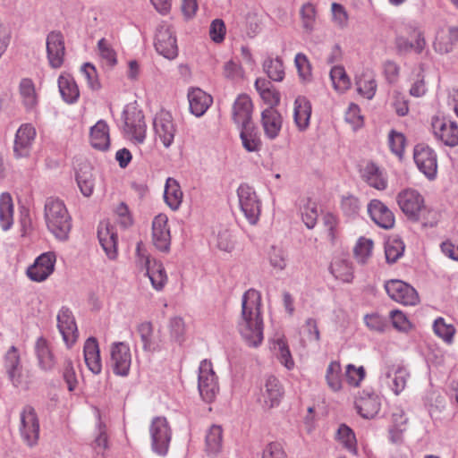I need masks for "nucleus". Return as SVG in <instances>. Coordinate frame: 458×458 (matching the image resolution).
<instances>
[{"label": "nucleus", "instance_id": "f704fd0d", "mask_svg": "<svg viewBox=\"0 0 458 458\" xmlns=\"http://www.w3.org/2000/svg\"><path fill=\"white\" fill-rule=\"evenodd\" d=\"M147 276H148L153 288L157 291L164 289L168 277L162 263L156 260L147 261Z\"/></svg>", "mask_w": 458, "mask_h": 458}, {"label": "nucleus", "instance_id": "e2e57ef3", "mask_svg": "<svg viewBox=\"0 0 458 458\" xmlns=\"http://www.w3.org/2000/svg\"><path fill=\"white\" fill-rule=\"evenodd\" d=\"M117 223L123 228H128L133 224V217L129 207L124 202H120L114 209Z\"/></svg>", "mask_w": 458, "mask_h": 458}, {"label": "nucleus", "instance_id": "6ab92c4d", "mask_svg": "<svg viewBox=\"0 0 458 458\" xmlns=\"http://www.w3.org/2000/svg\"><path fill=\"white\" fill-rule=\"evenodd\" d=\"M152 242L160 251L168 252L171 245V233L168 217L165 214L155 216L152 222Z\"/></svg>", "mask_w": 458, "mask_h": 458}, {"label": "nucleus", "instance_id": "ea45409f", "mask_svg": "<svg viewBox=\"0 0 458 458\" xmlns=\"http://www.w3.org/2000/svg\"><path fill=\"white\" fill-rule=\"evenodd\" d=\"M76 182L80 191L84 197H90L93 194L95 188V176L92 169L86 165L81 167L76 174Z\"/></svg>", "mask_w": 458, "mask_h": 458}, {"label": "nucleus", "instance_id": "6e6552de", "mask_svg": "<svg viewBox=\"0 0 458 458\" xmlns=\"http://www.w3.org/2000/svg\"><path fill=\"white\" fill-rule=\"evenodd\" d=\"M149 434L152 450L159 455H165L172 437V430L166 418L155 417L149 426Z\"/></svg>", "mask_w": 458, "mask_h": 458}, {"label": "nucleus", "instance_id": "c03bdc74", "mask_svg": "<svg viewBox=\"0 0 458 458\" xmlns=\"http://www.w3.org/2000/svg\"><path fill=\"white\" fill-rule=\"evenodd\" d=\"M97 48L101 62L106 66L113 68L117 64V54L109 40L105 38H100Z\"/></svg>", "mask_w": 458, "mask_h": 458}, {"label": "nucleus", "instance_id": "393cba45", "mask_svg": "<svg viewBox=\"0 0 458 458\" xmlns=\"http://www.w3.org/2000/svg\"><path fill=\"white\" fill-rule=\"evenodd\" d=\"M153 125L156 136L160 140L165 148L174 143L176 125L172 116H155Z\"/></svg>", "mask_w": 458, "mask_h": 458}, {"label": "nucleus", "instance_id": "37998d69", "mask_svg": "<svg viewBox=\"0 0 458 458\" xmlns=\"http://www.w3.org/2000/svg\"><path fill=\"white\" fill-rule=\"evenodd\" d=\"M5 367L13 385L21 384L20 356L17 349L12 346L5 356Z\"/></svg>", "mask_w": 458, "mask_h": 458}, {"label": "nucleus", "instance_id": "ddd939ff", "mask_svg": "<svg viewBox=\"0 0 458 458\" xmlns=\"http://www.w3.org/2000/svg\"><path fill=\"white\" fill-rule=\"evenodd\" d=\"M388 296L394 301L403 305H416L419 296L416 290L403 281L392 279L385 284Z\"/></svg>", "mask_w": 458, "mask_h": 458}, {"label": "nucleus", "instance_id": "052dcab7", "mask_svg": "<svg viewBox=\"0 0 458 458\" xmlns=\"http://www.w3.org/2000/svg\"><path fill=\"white\" fill-rule=\"evenodd\" d=\"M332 21L339 29L348 26L349 15L344 6L338 3L331 4Z\"/></svg>", "mask_w": 458, "mask_h": 458}, {"label": "nucleus", "instance_id": "72a5a7b5", "mask_svg": "<svg viewBox=\"0 0 458 458\" xmlns=\"http://www.w3.org/2000/svg\"><path fill=\"white\" fill-rule=\"evenodd\" d=\"M21 103L28 112H33L38 105V95L32 80L23 78L19 84Z\"/></svg>", "mask_w": 458, "mask_h": 458}, {"label": "nucleus", "instance_id": "a18cd8bd", "mask_svg": "<svg viewBox=\"0 0 458 458\" xmlns=\"http://www.w3.org/2000/svg\"><path fill=\"white\" fill-rule=\"evenodd\" d=\"M325 377L332 391L339 392L343 388L342 367L339 361L333 360L328 364Z\"/></svg>", "mask_w": 458, "mask_h": 458}, {"label": "nucleus", "instance_id": "0eeeda50", "mask_svg": "<svg viewBox=\"0 0 458 458\" xmlns=\"http://www.w3.org/2000/svg\"><path fill=\"white\" fill-rule=\"evenodd\" d=\"M413 160L418 170L427 179L433 181L437 175V155L430 146L418 143L413 148Z\"/></svg>", "mask_w": 458, "mask_h": 458}, {"label": "nucleus", "instance_id": "e433bc0d", "mask_svg": "<svg viewBox=\"0 0 458 458\" xmlns=\"http://www.w3.org/2000/svg\"><path fill=\"white\" fill-rule=\"evenodd\" d=\"M330 273L344 283H351L353 279V267L352 263L344 258H335L330 264Z\"/></svg>", "mask_w": 458, "mask_h": 458}, {"label": "nucleus", "instance_id": "a211bd4d", "mask_svg": "<svg viewBox=\"0 0 458 458\" xmlns=\"http://www.w3.org/2000/svg\"><path fill=\"white\" fill-rule=\"evenodd\" d=\"M98 238L107 258L111 260L116 259L118 236L115 227L107 221L101 222L98 227Z\"/></svg>", "mask_w": 458, "mask_h": 458}, {"label": "nucleus", "instance_id": "4468645a", "mask_svg": "<svg viewBox=\"0 0 458 458\" xmlns=\"http://www.w3.org/2000/svg\"><path fill=\"white\" fill-rule=\"evenodd\" d=\"M131 364V353L128 344L116 342L110 347V365L114 374L125 377Z\"/></svg>", "mask_w": 458, "mask_h": 458}, {"label": "nucleus", "instance_id": "a878e982", "mask_svg": "<svg viewBox=\"0 0 458 458\" xmlns=\"http://www.w3.org/2000/svg\"><path fill=\"white\" fill-rule=\"evenodd\" d=\"M357 93L368 100H371L377 92V83L373 71L364 69L355 76Z\"/></svg>", "mask_w": 458, "mask_h": 458}, {"label": "nucleus", "instance_id": "58836bf2", "mask_svg": "<svg viewBox=\"0 0 458 458\" xmlns=\"http://www.w3.org/2000/svg\"><path fill=\"white\" fill-rule=\"evenodd\" d=\"M35 352L38 360L40 368L44 370H51L55 365V360L47 341L44 337L37 339L35 344Z\"/></svg>", "mask_w": 458, "mask_h": 458}, {"label": "nucleus", "instance_id": "a19ab883", "mask_svg": "<svg viewBox=\"0 0 458 458\" xmlns=\"http://www.w3.org/2000/svg\"><path fill=\"white\" fill-rule=\"evenodd\" d=\"M300 210L305 225L309 229L314 228L319 216L318 203L310 198L303 199L300 206Z\"/></svg>", "mask_w": 458, "mask_h": 458}, {"label": "nucleus", "instance_id": "bf43d9fd", "mask_svg": "<svg viewBox=\"0 0 458 458\" xmlns=\"http://www.w3.org/2000/svg\"><path fill=\"white\" fill-rule=\"evenodd\" d=\"M96 416L98 420L97 425L98 434L96 439L94 440L93 448L98 454H102L107 448V436L106 434V426L100 420V414L98 411H96Z\"/></svg>", "mask_w": 458, "mask_h": 458}, {"label": "nucleus", "instance_id": "09e8293b", "mask_svg": "<svg viewBox=\"0 0 458 458\" xmlns=\"http://www.w3.org/2000/svg\"><path fill=\"white\" fill-rule=\"evenodd\" d=\"M263 68L268 78L274 81H282L284 78V68L280 57H268L263 64Z\"/></svg>", "mask_w": 458, "mask_h": 458}, {"label": "nucleus", "instance_id": "c85d7f7f", "mask_svg": "<svg viewBox=\"0 0 458 458\" xmlns=\"http://www.w3.org/2000/svg\"><path fill=\"white\" fill-rule=\"evenodd\" d=\"M137 331L142 342L144 351L154 352L161 349L160 332H155L150 322L145 321L140 323L137 327Z\"/></svg>", "mask_w": 458, "mask_h": 458}, {"label": "nucleus", "instance_id": "b1692460", "mask_svg": "<svg viewBox=\"0 0 458 458\" xmlns=\"http://www.w3.org/2000/svg\"><path fill=\"white\" fill-rule=\"evenodd\" d=\"M123 132L124 137L134 144H142L147 134L144 116H124Z\"/></svg>", "mask_w": 458, "mask_h": 458}, {"label": "nucleus", "instance_id": "dca6fc26", "mask_svg": "<svg viewBox=\"0 0 458 458\" xmlns=\"http://www.w3.org/2000/svg\"><path fill=\"white\" fill-rule=\"evenodd\" d=\"M47 56L49 65L54 69L60 68L64 61V38L61 31L53 30L47 36Z\"/></svg>", "mask_w": 458, "mask_h": 458}, {"label": "nucleus", "instance_id": "5701e85b", "mask_svg": "<svg viewBox=\"0 0 458 458\" xmlns=\"http://www.w3.org/2000/svg\"><path fill=\"white\" fill-rule=\"evenodd\" d=\"M360 176L369 186L377 191H385L388 186L386 172L373 162H369L363 166Z\"/></svg>", "mask_w": 458, "mask_h": 458}, {"label": "nucleus", "instance_id": "774afa93", "mask_svg": "<svg viewBox=\"0 0 458 458\" xmlns=\"http://www.w3.org/2000/svg\"><path fill=\"white\" fill-rule=\"evenodd\" d=\"M169 330L171 338L177 342L182 343L185 331L184 322L182 318L174 317L169 321Z\"/></svg>", "mask_w": 458, "mask_h": 458}, {"label": "nucleus", "instance_id": "603ef678", "mask_svg": "<svg viewBox=\"0 0 458 458\" xmlns=\"http://www.w3.org/2000/svg\"><path fill=\"white\" fill-rule=\"evenodd\" d=\"M338 441L351 453L355 454L357 450V441L355 434L352 428L346 425H341L337 430Z\"/></svg>", "mask_w": 458, "mask_h": 458}, {"label": "nucleus", "instance_id": "864d4df0", "mask_svg": "<svg viewBox=\"0 0 458 458\" xmlns=\"http://www.w3.org/2000/svg\"><path fill=\"white\" fill-rule=\"evenodd\" d=\"M433 329L435 334L446 344H450L453 343L455 328L452 324L445 323L443 318H438L435 320Z\"/></svg>", "mask_w": 458, "mask_h": 458}, {"label": "nucleus", "instance_id": "20e7f679", "mask_svg": "<svg viewBox=\"0 0 458 458\" xmlns=\"http://www.w3.org/2000/svg\"><path fill=\"white\" fill-rule=\"evenodd\" d=\"M394 44L399 55H406L411 51L420 54L426 42L417 24L414 21H408L399 28Z\"/></svg>", "mask_w": 458, "mask_h": 458}, {"label": "nucleus", "instance_id": "f03ea898", "mask_svg": "<svg viewBox=\"0 0 458 458\" xmlns=\"http://www.w3.org/2000/svg\"><path fill=\"white\" fill-rule=\"evenodd\" d=\"M396 202L403 213L411 220H421L425 226L433 227L438 222V215L425 205L424 197L413 188H405L396 195Z\"/></svg>", "mask_w": 458, "mask_h": 458}, {"label": "nucleus", "instance_id": "aec40b11", "mask_svg": "<svg viewBox=\"0 0 458 458\" xmlns=\"http://www.w3.org/2000/svg\"><path fill=\"white\" fill-rule=\"evenodd\" d=\"M370 219L379 227L389 230L394 227L395 218L394 213L381 200L374 199L367 205Z\"/></svg>", "mask_w": 458, "mask_h": 458}, {"label": "nucleus", "instance_id": "13d9d810", "mask_svg": "<svg viewBox=\"0 0 458 458\" xmlns=\"http://www.w3.org/2000/svg\"><path fill=\"white\" fill-rule=\"evenodd\" d=\"M294 64L298 71V75L303 82H308L311 80V64L302 53H298L294 57Z\"/></svg>", "mask_w": 458, "mask_h": 458}, {"label": "nucleus", "instance_id": "79ce46f5", "mask_svg": "<svg viewBox=\"0 0 458 458\" xmlns=\"http://www.w3.org/2000/svg\"><path fill=\"white\" fill-rule=\"evenodd\" d=\"M58 88L63 99L66 103H74L80 96L79 89L75 81L69 76H59Z\"/></svg>", "mask_w": 458, "mask_h": 458}, {"label": "nucleus", "instance_id": "69168bd1", "mask_svg": "<svg viewBox=\"0 0 458 458\" xmlns=\"http://www.w3.org/2000/svg\"><path fill=\"white\" fill-rule=\"evenodd\" d=\"M268 260L270 265L277 271H282L286 267V255L281 248L271 247L268 252Z\"/></svg>", "mask_w": 458, "mask_h": 458}, {"label": "nucleus", "instance_id": "5fc2aeb1", "mask_svg": "<svg viewBox=\"0 0 458 458\" xmlns=\"http://www.w3.org/2000/svg\"><path fill=\"white\" fill-rule=\"evenodd\" d=\"M360 208V201L356 196L349 194L342 197L341 210L344 216L354 218L359 215Z\"/></svg>", "mask_w": 458, "mask_h": 458}, {"label": "nucleus", "instance_id": "bb28decb", "mask_svg": "<svg viewBox=\"0 0 458 458\" xmlns=\"http://www.w3.org/2000/svg\"><path fill=\"white\" fill-rule=\"evenodd\" d=\"M271 348L278 361L292 370L295 367V362L290 351L286 337L283 334H276L271 341Z\"/></svg>", "mask_w": 458, "mask_h": 458}, {"label": "nucleus", "instance_id": "6e6d98bb", "mask_svg": "<svg viewBox=\"0 0 458 458\" xmlns=\"http://www.w3.org/2000/svg\"><path fill=\"white\" fill-rule=\"evenodd\" d=\"M330 78L335 89L343 91L349 88L350 79L343 66H334L330 71Z\"/></svg>", "mask_w": 458, "mask_h": 458}, {"label": "nucleus", "instance_id": "473e14b6", "mask_svg": "<svg viewBox=\"0 0 458 458\" xmlns=\"http://www.w3.org/2000/svg\"><path fill=\"white\" fill-rule=\"evenodd\" d=\"M408 377L407 369L402 366H393L386 372V384L396 395L405 388Z\"/></svg>", "mask_w": 458, "mask_h": 458}, {"label": "nucleus", "instance_id": "4d7b16f0", "mask_svg": "<svg viewBox=\"0 0 458 458\" xmlns=\"http://www.w3.org/2000/svg\"><path fill=\"white\" fill-rule=\"evenodd\" d=\"M261 123L264 129L265 135L274 140L278 136L282 128L281 116H261Z\"/></svg>", "mask_w": 458, "mask_h": 458}, {"label": "nucleus", "instance_id": "4be33fe9", "mask_svg": "<svg viewBox=\"0 0 458 458\" xmlns=\"http://www.w3.org/2000/svg\"><path fill=\"white\" fill-rule=\"evenodd\" d=\"M35 136L36 130L30 124H22L18 129L13 146V153L17 158L29 157Z\"/></svg>", "mask_w": 458, "mask_h": 458}, {"label": "nucleus", "instance_id": "2eb2a0df", "mask_svg": "<svg viewBox=\"0 0 458 458\" xmlns=\"http://www.w3.org/2000/svg\"><path fill=\"white\" fill-rule=\"evenodd\" d=\"M432 131L437 139L445 145H458V125L447 116H434L431 122Z\"/></svg>", "mask_w": 458, "mask_h": 458}, {"label": "nucleus", "instance_id": "680f3d73", "mask_svg": "<svg viewBox=\"0 0 458 458\" xmlns=\"http://www.w3.org/2000/svg\"><path fill=\"white\" fill-rule=\"evenodd\" d=\"M389 318L393 327L399 332H408L411 328V323L407 316L399 310L390 311Z\"/></svg>", "mask_w": 458, "mask_h": 458}, {"label": "nucleus", "instance_id": "338daca9", "mask_svg": "<svg viewBox=\"0 0 458 458\" xmlns=\"http://www.w3.org/2000/svg\"><path fill=\"white\" fill-rule=\"evenodd\" d=\"M345 377L349 385L359 386L365 377V369L362 366L356 367L352 364H348L345 369Z\"/></svg>", "mask_w": 458, "mask_h": 458}, {"label": "nucleus", "instance_id": "49530a36", "mask_svg": "<svg viewBox=\"0 0 458 458\" xmlns=\"http://www.w3.org/2000/svg\"><path fill=\"white\" fill-rule=\"evenodd\" d=\"M223 429L218 425H212L206 435V449L211 454H216L222 449Z\"/></svg>", "mask_w": 458, "mask_h": 458}, {"label": "nucleus", "instance_id": "39448f33", "mask_svg": "<svg viewBox=\"0 0 458 458\" xmlns=\"http://www.w3.org/2000/svg\"><path fill=\"white\" fill-rule=\"evenodd\" d=\"M239 207L250 225H255L261 214V200L253 187L242 183L237 189Z\"/></svg>", "mask_w": 458, "mask_h": 458}, {"label": "nucleus", "instance_id": "423d86ee", "mask_svg": "<svg viewBox=\"0 0 458 458\" xmlns=\"http://www.w3.org/2000/svg\"><path fill=\"white\" fill-rule=\"evenodd\" d=\"M233 121L239 131L242 148L250 153H258L262 148L258 126L251 120V116H233Z\"/></svg>", "mask_w": 458, "mask_h": 458}, {"label": "nucleus", "instance_id": "0e129e2a", "mask_svg": "<svg viewBox=\"0 0 458 458\" xmlns=\"http://www.w3.org/2000/svg\"><path fill=\"white\" fill-rule=\"evenodd\" d=\"M404 143L405 139L403 133L394 130L390 131L388 135L389 148L392 153H394L400 159L403 157V155Z\"/></svg>", "mask_w": 458, "mask_h": 458}, {"label": "nucleus", "instance_id": "9b49d317", "mask_svg": "<svg viewBox=\"0 0 458 458\" xmlns=\"http://www.w3.org/2000/svg\"><path fill=\"white\" fill-rule=\"evenodd\" d=\"M39 421L38 415L31 406H26L21 412L20 433L23 441L33 446L39 437Z\"/></svg>", "mask_w": 458, "mask_h": 458}, {"label": "nucleus", "instance_id": "cd10ccee", "mask_svg": "<svg viewBox=\"0 0 458 458\" xmlns=\"http://www.w3.org/2000/svg\"><path fill=\"white\" fill-rule=\"evenodd\" d=\"M355 404L361 417L373 419L381 409V398L376 394L363 392Z\"/></svg>", "mask_w": 458, "mask_h": 458}, {"label": "nucleus", "instance_id": "c9c22d12", "mask_svg": "<svg viewBox=\"0 0 458 458\" xmlns=\"http://www.w3.org/2000/svg\"><path fill=\"white\" fill-rule=\"evenodd\" d=\"M182 197L183 193L179 182L172 177L167 178L165 185L164 199L168 207L172 210H177L182 204Z\"/></svg>", "mask_w": 458, "mask_h": 458}, {"label": "nucleus", "instance_id": "9d476101", "mask_svg": "<svg viewBox=\"0 0 458 458\" xmlns=\"http://www.w3.org/2000/svg\"><path fill=\"white\" fill-rule=\"evenodd\" d=\"M154 45L157 52L166 59L173 60L178 55L174 31L166 22H162L157 26Z\"/></svg>", "mask_w": 458, "mask_h": 458}, {"label": "nucleus", "instance_id": "f8f14e48", "mask_svg": "<svg viewBox=\"0 0 458 458\" xmlns=\"http://www.w3.org/2000/svg\"><path fill=\"white\" fill-rule=\"evenodd\" d=\"M56 255L54 251L44 252L39 255L27 269L28 277L34 282L46 281L54 272Z\"/></svg>", "mask_w": 458, "mask_h": 458}, {"label": "nucleus", "instance_id": "f3484780", "mask_svg": "<svg viewBox=\"0 0 458 458\" xmlns=\"http://www.w3.org/2000/svg\"><path fill=\"white\" fill-rule=\"evenodd\" d=\"M284 391L280 380L269 376L266 378L264 386L260 388L259 402L267 409L276 407L281 403Z\"/></svg>", "mask_w": 458, "mask_h": 458}, {"label": "nucleus", "instance_id": "8fccbe9b", "mask_svg": "<svg viewBox=\"0 0 458 458\" xmlns=\"http://www.w3.org/2000/svg\"><path fill=\"white\" fill-rule=\"evenodd\" d=\"M373 250V241L365 237H360L354 247L353 252L356 260L360 264H365L371 257Z\"/></svg>", "mask_w": 458, "mask_h": 458}, {"label": "nucleus", "instance_id": "7ed1b4c3", "mask_svg": "<svg viewBox=\"0 0 458 458\" xmlns=\"http://www.w3.org/2000/svg\"><path fill=\"white\" fill-rule=\"evenodd\" d=\"M44 217L47 230L60 242L69 239L72 216L64 202L58 198H47L44 207Z\"/></svg>", "mask_w": 458, "mask_h": 458}, {"label": "nucleus", "instance_id": "2f4dec72", "mask_svg": "<svg viewBox=\"0 0 458 458\" xmlns=\"http://www.w3.org/2000/svg\"><path fill=\"white\" fill-rule=\"evenodd\" d=\"M188 100L191 114H205L213 102L212 97L199 88L189 90Z\"/></svg>", "mask_w": 458, "mask_h": 458}, {"label": "nucleus", "instance_id": "412c9836", "mask_svg": "<svg viewBox=\"0 0 458 458\" xmlns=\"http://www.w3.org/2000/svg\"><path fill=\"white\" fill-rule=\"evenodd\" d=\"M57 327L68 348L72 347L78 338L77 325L72 312L63 307L57 314Z\"/></svg>", "mask_w": 458, "mask_h": 458}, {"label": "nucleus", "instance_id": "7c9ffc66", "mask_svg": "<svg viewBox=\"0 0 458 458\" xmlns=\"http://www.w3.org/2000/svg\"><path fill=\"white\" fill-rule=\"evenodd\" d=\"M89 142L91 147L98 150L105 151L109 148V127L105 121L99 120L90 128Z\"/></svg>", "mask_w": 458, "mask_h": 458}, {"label": "nucleus", "instance_id": "3c124183", "mask_svg": "<svg viewBox=\"0 0 458 458\" xmlns=\"http://www.w3.org/2000/svg\"><path fill=\"white\" fill-rule=\"evenodd\" d=\"M302 27L306 32H312L315 28L317 10L313 4L306 3L300 10Z\"/></svg>", "mask_w": 458, "mask_h": 458}, {"label": "nucleus", "instance_id": "c756f323", "mask_svg": "<svg viewBox=\"0 0 458 458\" xmlns=\"http://www.w3.org/2000/svg\"><path fill=\"white\" fill-rule=\"evenodd\" d=\"M84 360L88 369L93 374H99L102 370L99 346L95 337H89L83 346Z\"/></svg>", "mask_w": 458, "mask_h": 458}, {"label": "nucleus", "instance_id": "4c0bfd02", "mask_svg": "<svg viewBox=\"0 0 458 458\" xmlns=\"http://www.w3.org/2000/svg\"><path fill=\"white\" fill-rule=\"evenodd\" d=\"M14 205L10 193L0 195V225L4 231L9 230L13 225Z\"/></svg>", "mask_w": 458, "mask_h": 458}, {"label": "nucleus", "instance_id": "f257e3e1", "mask_svg": "<svg viewBox=\"0 0 458 458\" xmlns=\"http://www.w3.org/2000/svg\"><path fill=\"white\" fill-rule=\"evenodd\" d=\"M238 331L250 347H257L263 341L261 295L255 289H249L242 295V316L238 321Z\"/></svg>", "mask_w": 458, "mask_h": 458}, {"label": "nucleus", "instance_id": "1a4fd4ad", "mask_svg": "<svg viewBox=\"0 0 458 458\" xmlns=\"http://www.w3.org/2000/svg\"><path fill=\"white\" fill-rule=\"evenodd\" d=\"M198 387L201 398L207 403L213 402L219 391L212 363L207 360H202L199 367Z\"/></svg>", "mask_w": 458, "mask_h": 458}, {"label": "nucleus", "instance_id": "de8ad7c7", "mask_svg": "<svg viewBox=\"0 0 458 458\" xmlns=\"http://www.w3.org/2000/svg\"><path fill=\"white\" fill-rule=\"evenodd\" d=\"M404 243L397 237L389 238L385 243V255L388 263H395L404 252Z\"/></svg>", "mask_w": 458, "mask_h": 458}]
</instances>
